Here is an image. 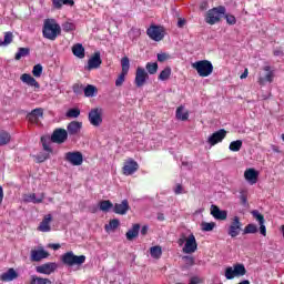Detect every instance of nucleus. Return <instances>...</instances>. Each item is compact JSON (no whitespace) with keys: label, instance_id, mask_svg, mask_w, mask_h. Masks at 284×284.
<instances>
[{"label":"nucleus","instance_id":"f704fd0d","mask_svg":"<svg viewBox=\"0 0 284 284\" xmlns=\"http://www.w3.org/2000/svg\"><path fill=\"white\" fill-rule=\"evenodd\" d=\"M233 270H234L235 276H245L247 274V270L243 264H235L233 266Z\"/></svg>","mask_w":284,"mask_h":284},{"label":"nucleus","instance_id":"774afa93","mask_svg":"<svg viewBox=\"0 0 284 284\" xmlns=\"http://www.w3.org/2000/svg\"><path fill=\"white\" fill-rule=\"evenodd\" d=\"M141 234H142V236H145V234H148V226H142V229H141Z\"/></svg>","mask_w":284,"mask_h":284},{"label":"nucleus","instance_id":"5701e85b","mask_svg":"<svg viewBox=\"0 0 284 284\" xmlns=\"http://www.w3.org/2000/svg\"><path fill=\"white\" fill-rule=\"evenodd\" d=\"M50 223H52V214L44 215L42 222L38 226V232H50V230H52Z\"/></svg>","mask_w":284,"mask_h":284},{"label":"nucleus","instance_id":"c9c22d12","mask_svg":"<svg viewBox=\"0 0 284 284\" xmlns=\"http://www.w3.org/2000/svg\"><path fill=\"white\" fill-rule=\"evenodd\" d=\"M12 41H14V34H12V32L10 31L4 32V40L0 41V48L4 45H10Z\"/></svg>","mask_w":284,"mask_h":284},{"label":"nucleus","instance_id":"864d4df0","mask_svg":"<svg viewBox=\"0 0 284 284\" xmlns=\"http://www.w3.org/2000/svg\"><path fill=\"white\" fill-rule=\"evenodd\" d=\"M182 258H183L186 267H192V265H194V257L185 255Z\"/></svg>","mask_w":284,"mask_h":284},{"label":"nucleus","instance_id":"2f4dec72","mask_svg":"<svg viewBox=\"0 0 284 284\" xmlns=\"http://www.w3.org/2000/svg\"><path fill=\"white\" fill-rule=\"evenodd\" d=\"M98 93H99V89H97V87L92 84H88L84 88V97L92 98V97H97Z\"/></svg>","mask_w":284,"mask_h":284},{"label":"nucleus","instance_id":"de8ad7c7","mask_svg":"<svg viewBox=\"0 0 284 284\" xmlns=\"http://www.w3.org/2000/svg\"><path fill=\"white\" fill-rule=\"evenodd\" d=\"M41 143L45 152L52 153V148H50V140L48 138L42 136Z\"/></svg>","mask_w":284,"mask_h":284},{"label":"nucleus","instance_id":"4d7b16f0","mask_svg":"<svg viewBox=\"0 0 284 284\" xmlns=\"http://www.w3.org/2000/svg\"><path fill=\"white\" fill-rule=\"evenodd\" d=\"M52 4L55 10H61L63 8V0H52Z\"/></svg>","mask_w":284,"mask_h":284},{"label":"nucleus","instance_id":"ddd939ff","mask_svg":"<svg viewBox=\"0 0 284 284\" xmlns=\"http://www.w3.org/2000/svg\"><path fill=\"white\" fill-rule=\"evenodd\" d=\"M199 250V244L196 243V237L194 234L189 235L186 239V242L184 244V247L182 248V252L184 254H194V252Z\"/></svg>","mask_w":284,"mask_h":284},{"label":"nucleus","instance_id":"0eeeda50","mask_svg":"<svg viewBox=\"0 0 284 284\" xmlns=\"http://www.w3.org/2000/svg\"><path fill=\"white\" fill-rule=\"evenodd\" d=\"M146 34L152 41H163L165 39V29L161 26L152 24L146 30Z\"/></svg>","mask_w":284,"mask_h":284},{"label":"nucleus","instance_id":"f8f14e48","mask_svg":"<svg viewBox=\"0 0 284 284\" xmlns=\"http://www.w3.org/2000/svg\"><path fill=\"white\" fill-rule=\"evenodd\" d=\"M139 171V163L134 161L133 159H129L124 162V165L122 168V174L124 176H132L134 172Z\"/></svg>","mask_w":284,"mask_h":284},{"label":"nucleus","instance_id":"473e14b6","mask_svg":"<svg viewBox=\"0 0 284 284\" xmlns=\"http://www.w3.org/2000/svg\"><path fill=\"white\" fill-rule=\"evenodd\" d=\"M23 57H30V48H19L14 59L16 61H21Z\"/></svg>","mask_w":284,"mask_h":284},{"label":"nucleus","instance_id":"0e129e2a","mask_svg":"<svg viewBox=\"0 0 284 284\" xmlns=\"http://www.w3.org/2000/svg\"><path fill=\"white\" fill-rule=\"evenodd\" d=\"M49 247H51V250H61V244H50Z\"/></svg>","mask_w":284,"mask_h":284},{"label":"nucleus","instance_id":"a19ab883","mask_svg":"<svg viewBox=\"0 0 284 284\" xmlns=\"http://www.w3.org/2000/svg\"><path fill=\"white\" fill-rule=\"evenodd\" d=\"M145 68L149 74H156L159 72V63L156 62H148Z\"/></svg>","mask_w":284,"mask_h":284},{"label":"nucleus","instance_id":"f03ea898","mask_svg":"<svg viewBox=\"0 0 284 284\" xmlns=\"http://www.w3.org/2000/svg\"><path fill=\"white\" fill-rule=\"evenodd\" d=\"M192 69L196 70L199 77H210L214 72V65L210 60H200L192 63Z\"/></svg>","mask_w":284,"mask_h":284},{"label":"nucleus","instance_id":"393cba45","mask_svg":"<svg viewBox=\"0 0 284 284\" xmlns=\"http://www.w3.org/2000/svg\"><path fill=\"white\" fill-rule=\"evenodd\" d=\"M244 179L248 181L252 185H254L258 181V173L254 169H247L244 172Z\"/></svg>","mask_w":284,"mask_h":284},{"label":"nucleus","instance_id":"6e6d98bb","mask_svg":"<svg viewBox=\"0 0 284 284\" xmlns=\"http://www.w3.org/2000/svg\"><path fill=\"white\" fill-rule=\"evenodd\" d=\"M240 201L242 205H247V193L245 191H241Z\"/></svg>","mask_w":284,"mask_h":284},{"label":"nucleus","instance_id":"13d9d810","mask_svg":"<svg viewBox=\"0 0 284 284\" xmlns=\"http://www.w3.org/2000/svg\"><path fill=\"white\" fill-rule=\"evenodd\" d=\"M174 194H183V185L182 184H176V186L173 190Z\"/></svg>","mask_w":284,"mask_h":284},{"label":"nucleus","instance_id":"8fccbe9b","mask_svg":"<svg viewBox=\"0 0 284 284\" xmlns=\"http://www.w3.org/2000/svg\"><path fill=\"white\" fill-rule=\"evenodd\" d=\"M62 30H63V32H72V31L77 30V27L72 22H64L62 24Z\"/></svg>","mask_w":284,"mask_h":284},{"label":"nucleus","instance_id":"39448f33","mask_svg":"<svg viewBox=\"0 0 284 284\" xmlns=\"http://www.w3.org/2000/svg\"><path fill=\"white\" fill-rule=\"evenodd\" d=\"M121 68H122V71L119 74L118 79L115 80L116 88H121V85L125 83V77H128V73L130 72V58L123 57L121 59Z\"/></svg>","mask_w":284,"mask_h":284},{"label":"nucleus","instance_id":"338daca9","mask_svg":"<svg viewBox=\"0 0 284 284\" xmlns=\"http://www.w3.org/2000/svg\"><path fill=\"white\" fill-rule=\"evenodd\" d=\"M247 74H250V71L245 69L244 72L241 74L240 79H247Z\"/></svg>","mask_w":284,"mask_h":284},{"label":"nucleus","instance_id":"b1692460","mask_svg":"<svg viewBox=\"0 0 284 284\" xmlns=\"http://www.w3.org/2000/svg\"><path fill=\"white\" fill-rule=\"evenodd\" d=\"M264 72H267L265 78L261 77L258 78L260 85H265V81L268 83H272L274 81V72L272 71V68L270 65H266L263 68Z\"/></svg>","mask_w":284,"mask_h":284},{"label":"nucleus","instance_id":"7ed1b4c3","mask_svg":"<svg viewBox=\"0 0 284 284\" xmlns=\"http://www.w3.org/2000/svg\"><path fill=\"white\" fill-rule=\"evenodd\" d=\"M63 265L68 267H74V265H83L85 263V255H74V252L70 251L61 256Z\"/></svg>","mask_w":284,"mask_h":284},{"label":"nucleus","instance_id":"a211bd4d","mask_svg":"<svg viewBox=\"0 0 284 284\" xmlns=\"http://www.w3.org/2000/svg\"><path fill=\"white\" fill-rule=\"evenodd\" d=\"M114 214H120L121 216L128 214L130 212V202L128 200H123L121 203H115L113 206Z\"/></svg>","mask_w":284,"mask_h":284},{"label":"nucleus","instance_id":"49530a36","mask_svg":"<svg viewBox=\"0 0 284 284\" xmlns=\"http://www.w3.org/2000/svg\"><path fill=\"white\" fill-rule=\"evenodd\" d=\"M201 225L203 232H212L216 227V223L214 222H203Z\"/></svg>","mask_w":284,"mask_h":284},{"label":"nucleus","instance_id":"1a4fd4ad","mask_svg":"<svg viewBox=\"0 0 284 284\" xmlns=\"http://www.w3.org/2000/svg\"><path fill=\"white\" fill-rule=\"evenodd\" d=\"M57 270H59V264H57V262H47L36 267L38 274H45L47 276L54 274Z\"/></svg>","mask_w":284,"mask_h":284},{"label":"nucleus","instance_id":"5fc2aeb1","mask_svg":"<svg viewBox=\"0 0 284 284\" xmlns=\"http://www.w3.org/2000/svg\"><path fill=\"white\" fill-rule=\"evenodd\" d=\"M170 59V54L168 53H158V61L160 63H164V61H168Z\"/></svg>","mask_w":284,"mask_h":284},{"label":"nucleus","instance_id":"603ef678","mask_svg":"<svg viewBox=\"0 0 284 284\" xmlns=\"http://www.w3.org/2000/svg\"><path fill=\"white\" fill-rule=\"evenodd\" d=\"M224 18L226 19V23L229 26H236V17H234L230 13H226V14H224Z\"/></svg>","mask_w":284,"mask_h":284},{"label":"nucleus","instance_id":"ea45409f","mask_svg":"<svg viewBox=\"0 0 284 284\" xmlns=\"http://www.w3.org/2000/svg\"><path fill=\"white\" fill-rule=\"evenodd\" d=\"M119 225H121V222L119 221V220H116V219H113V220H111L110 222H109V224H106L105 226H104V230L106 231V232H110V230H116L118 227H119Z\"/></svg>","mask_w":284,"mask_h":284},{"label":"nucleus","instance_id":"4468645a","mask_svg":"<svg viewBox=\"0 0 284 284\" xmlns=\"http://www.w3.org/2000/svg\"><path fill=\"white\" fill-rule=\"evenodd\" d=\"M149 78L150 75H148V73L145 72V69L138 67L135 72V80H134L136 88H143V85H145Z\"/></svg>","mask_w":284,"mask_h":284},{"label":"nucleus","instance_id":"7c9ffc66","mask_svg":"<svg viewBox=\"0 0 284 284\" xmlns=\"http://www.w3.org/2000/svg\"><path fill=\"white\" fill-rule=\"evenodd\" d=\"M12 141V135L8 131H0V146L8 145Z\"/></svg>","mask_w":284,"mask_h":284},{"label":"nucleus","instance_id":"dca6fc26","mask_svg":"<svg viewBox=\"0 0 284 284\" xmlns=\"http://www.w3.org/2000/svg\"><path fill=\"white\" fill-rule=\"evenodd\" d=\"M225 136H227V131H225V129H220L219 131L210 135V138L207 139V143L210 145H216L217 143L223 142V139H225Z\"/></svg>","mask_w":284,"mask_h":284},{"label":"nucleus","instance_id":"2eb2a0df","mask_svg":"<svg viewBox=\"0 0 284 284\" xmlns=\"http://www.w3.org/2000/svg\"><path fill=\"white\" fill-rule=\"evenodd\" d=\"M101 63H103V60H101V52L97 51L89 59L85 70H99V68H101Z\"/></svg>","mask_w":284,"mask_h":284},{"label":"nucleus","instance_id":"72a5a7b5","mask_svg":"<svg viewBox=\"0 0 284 284\" xmlns=\"http://www.w3.org/2000/svg\"><path fill=\"white\" fill-rule=\"evenodd\" d=\"M170 77H172V68L166 67L164 68L160 74H159V80L160 81H168V79H170Z\"/></svg>","mask_w":284,"mask_h":284},{"label":"nucleus","instance_id":"a878e982","mask_svg":"<svg viewBox=\"0 0 284 284\" xmlns=\"http://www.w3.org/2000/svg\"><path fill=\"white\" fill-rule=\"evenodd\" d=\"M14 278H19V274L14 268H9L6 273H2L0 276V281L4 283H9L10 281H14Z\"/></svg>","mask_w":284,"mask_h":284},{"label":"nucleus","instance_id":"cd10ccee","mask_svg":"<svg viewBox=\"0 0 284 284\" xmlns=\"http://www.w3.org/2000/svg\"><path fill=\"white\" fill-rule=\"evenodd\" d=\"M72 52L78 59H85V48L83 44L77 43L72 47Z\"/></svg>","mask_w":284,"mask_h":284},{"label":"nucleus","instance_id":"f3484780","mask_svg":"<svg viewBox=\"0 0 284 284\" xmlns=\"http://www.w3.org/2000/svg\"><path fill=\"white\" fill-rule=\"evenodd\" d=\"M39 119H43V110L41 108L33 109L27 114V120L29 123L39 124Z\"/></svg>","mask_w":284,"mask_h":284},{"label":"nucleus","instance_id":"9d476101","mask_svg":"<svg viewBox=\"0 0 284 284\" xmlns=\"http://www.w3.org/2000/svg\"><path fill=\"white\" fill-rule=\"evenodd\" d=\"M50 141L52 143H58V145H61L62 143H65L68 141V131L65 129H55L53 133L51 134Z\"/></svg>","mask_w":284,"mask_h":284},{"label":"nucleus","instance_id":"c03bdc74","mask_svg":"<svg viewBox=\"0 0 284 284\" xmlns=\"http://www.w3.org/2000/svg\"><path fill=\"white\" fill-rule=\"evenodd\" d=\"M111 207H114V204H112L110 200H103L100 202V210L102 212H108Z\"/></svg>","mask_w":284,"mask_h":284},{"label":"nucleus","instance_id":"69168bd1","mask_svg":"<svg viewBox=\"0 0 284 284\" xmlns=\"http://www.w3.org/2000/svg\"><path fill=\"white\" fill-rule=\"evenodd\" d=\"M63 6H74V0H63Z\"/></svg>","mask_w":284,"mask_h":284},{"label":"nucleus","instance_id":"4c0bfd02","mask_svg":"<svg viewBox=\"0 0 284 284\" xmlns=\"http://www.w3.org/2000/svg\"><path fill=\"white\" fill-rule=\"evenodd\" d=\"M150 254L152 258H161L163 255V248L161 246H152L150 248Z\"/></svg>","mask_w":284,"mask_h":284},{"label":"nucleus","instance_id":"c85d7f7f","mask_svg":"<svg viewBox=\"0 0 284 284\" xmlns=\"http://www.w3.org/2000/svg\"><path fill=\"white\" fill-rule=\"evenodd\" d=\"M43 199H45V194L41 193V196L37 199V194L31 193L24 195V203H43Z\"/></svg>","mask_w":284,"mask_h":284},{"label":"nucleus","instance_id":"6ab92c4d","mask_svg":"<svg viewBox=\"0 0 284 284\" xmlns=\"http://www.w3.org/2000/svg\"><path fill=\"white\" fill-rule=\"evenodd\" d=\"M48 256H50V253L43 248L31 251V261L34 263H39V261H43Z\"/></svg>","mask_w":284,"mask_h":284},{"label":"nucleus","instance_id":"f257e3e1","mask_svg":"<svg viewBox=\"0 0 284 284\" xmlns=\"http://www.w3.org/2000/svg\"><path fill=\"white\" fill-rule=\"evenodd\" d=\"M61 34V26L57 23L54 19L44 20L42 28V36L44 39H49V41H57V37Z\"/></svg>","mask_w":284,"mask_h":284},{"label":"nucleus","instance_id":"4be33fe9","mask_svg":"<svg viewBox=\"0 0 284 284\" xmlns=\"http://www.w3.org/2000/svg\"><path fill=\"white\" fill-rule=\"evenodd\" d=\"M20 80L22 81V83H27V85H30L31 88H36L37 90H39V88H41V84H39V82L37 81V79H34L32 75H30L29 73H23L20 77Z\"/></svg>","mask_w":284,"mask_h":284},{"label":"nucleus","instance_id":"c756f323","mask_svg":"<svg viewBox=\"0 0 284 284\" xmlns=\"http://www.w3.org/2000/svg\"><path fill=\"white\" fill-rule=\"evenodd\" d=\"M175 116L179 121H187L190 119V112L185 111V108L179 106L175 111Z\"/></svg>","mask_w":284,"mask_h":284},{"label":"nucleus","instance_id":"3c124183","mask_svg":"<svg viewBox=\"0 0 284 284\" xmlns=\"http://www.w3.org/2000/svg\"><path fill=\"white\" fill-rule=\"evenodd\" d=\"M235 276L236 273L234 272V268L230 266L225 270V277L227 278V281H232V278H234Z\"/></svg>","mask_w":284,"mask_h":284},{"label":"nucleus","instance_id":"37998d69","mask_svg":"<svg viewBox=\"0 0 284 284\" xmlns=\"http://www.w3.org/2000/svg\"><path fill=\"white\" fill-rule=\"evenodd\" d=\"M256 232H258L256 224H247L244 227L243 234H256Z\"/></svg>","mask_w":284,"mask_h":284},{"label":"nucleus","instance_id":"a18cd8bd","mask_svg":"<svg viewBox=\"0 0 284 284\" xmlns=\"http://www.w3.org/2000/svg\"><path fill=\"white\" fill-rule=\"evenodd\" d=\"M68 119H79L81 116V110L79 109H69L67 112Z\"/></svg>","mask_w":284,"mask_h":284},{"label":"nucleus","instance_id":"412c9836","mask_svg":"<svg viewBox=\"0 0 284 284\" xmlns=\"http://www.w3.org/2000/svg\"><path fill=\"white\" fill-rule=\"evenodd\" d=\"M211 214L213 217L216 219V221L227 220V211H222L219 206L214 204L211 205Z\"/></svg>","mask_w":284,"mask_h":284},{"label":"nucleus","instance_id":"9b49d317","mask_svg":"<svg viewBox=\"0 0 284 284\" xmlns=\"http://www.w3.org/2000/svg\"><path fill=\"white\" fill-rule=\"evenodd\" d=\"M65 161L71 163V165H82L83 164V153L79 151L67 152L64 155Z\"/></svg>","mask_w":284,"mask_h":284},{"label":"nucleus","instance_id":"052dcab7","mask_svg":"<svg viewBox=\"0 0 284 284\" xmlns=\"http://www.w3.org/2000/svg\"><path fill=\"white\" fill-rule=\"evenodd\" d=\"M260 233L262 236H267V229L265 227V223L260 224Z\"/></svg>","mask_w":284,"mask_h":284},{"label":"nucleus","instance_id":"bf43d9fd","mask_svg":"<svg viewBox=\"0 0 284 284\" xmlns=\"http://www.w3.org/2000/svg\"><path fill=\"white\" fill-rule=\"evenodd\" d=\"M50 159V154L38 155V163H43Z\"/></svg>","mask_w":284,"mask_h":284},{"label":"nucleus","instance_id":"20e7f679","mask_svg":"<svg viewBox=\"0 0 284 284\" xmlns=\"http://www.w3.org/2000/svg\"><path fill=\"white\" fill-rule=\"evenodd\" d=\"M222 14H225V7L220 6L213 8L206 12L205 21L209 26H214V23H219V21H221Z\"/></svg>","mask_w":284,"mask_h":284},{"label":"nucleus","instance_id":"79ce46f5","mask_svg":"<svg viewBox=\"0 0 284 284\" xmlns=\"http://www.w3.org/2000/svg\"><path fill=\"white\" fill-rule=\"evenodd\" d=\"M253 219H255V221L258 222V224H263L265 223V215L261 214V212H258V210H254L251 212Z\"/></svg>","mask_w":284,"mask_h":284},{"label":"nucleus","instance_id":"e2e57ef3","mask_svg":"<svg viewBox=\"0 0 284 284\" xmlns=\"http://www.w3.org/2000/svg\"><path fill=\"white\" fill-rule=\"evenodd\" d=\"M185 23H186V21H185V19H179L178 20V28H183V26H185Z\"/></svg>","mask_w":284,"mask_h":284},{"label":"nucleus","instance_id":"09e8293b","mask_svg":"<svg viewBox=\"0 0 284 284\" xmlns=\"http://www.w3.org/2000/svg\"><path fill=\"white\" fill-rule=\"evenodd\" d=\"M32 74H33V77L39 79V77H41V74H43V67L41 64H36L33 67Z\"/></svg>","mask_w":284,"mask_h":284},{"label":"nucleus","instance_id":"423d86ee","mask_svg":"<svg viewBox=\"0 0 284 284\" xmlns=\"http://www.w3.org/2000/svg\"><path fill=\"white\" fill-rule=\"evenodd\" d=\"M243 230V222H241V217L234 216L231 219V223L227 227V234L231 236V239H236L241 234Z\"/></svg>","mask_w":284,"mask_h":284},{"label":"nucleus","instance_id":"bb28decb","mask_svg":"<svg viewBox=\"0 0 284 284\" xmlns=\"http://www.w3.org/2000/svg\"><path fill=\"white\" fill-rule=\"evenodd\" d=\"M141 231V224H133L132 229L129 230L125 234L126 241H134L139 236V232Z\"/></svg>","mask_w":284,"mask_h":284},{"label":"nucleus","instance_id":"6e6552de","mask_svg":"<svg viewBox=\"0 0 284 284\" xmlns=\"http://www.w3.org/2000/svg\"><path fill=\"white\" fill-rule=\"evenodd\" d=\"M89 122L94 128H99L103 123V109L94 108L89 112Z\"/></svg>","mask_w":284,"mask_h":284},{"label":"nucleus","instance_id":"aec40b11","mask_svg":"<svg viewBox=\"0 0 284 284\" xmlns=\"http://www.w3.org/2000/svg\"><path fill=\"white\" fill-rule=\"evenodd\" d=\"M81 128H83V123L79 121H72L67 125V132L70 136H75L81 132Z\"/></svg>","mask_w":284,"mask_h":284},{"label":"nucleus","instance_id":"e433bc0d","mask_svg":"<svg viewBox=\"0 0 284 284\" xmlns=\"http://www.w3.org/2000/svg\"><path fill=\"white\" fill-rule=\"evenodd\" d=\"M30 284H52V281H50V278H43L37 275H32Z\"/></svg>","mask_w":284,"mask_h":284},{"label":"nucleus","instance_id":"680f3d73","mask_svg":"<svg viewBox=\"0 0 284 284\" xmlns=\"http://www.w3.org/2000/svg\"><path fill=\"white\" fill-rule=\"evenodd\" d=\"M187 242V239H185L184 237V235L182 236V237H180L179 240H178V245H184L185 243Z\"/></svg>","mask_w":284,"mask_h":284},{"label":"nucleus","instance_id":"58836bf2","mask_svg":"<svg viewBox=\"0 0 284 284\" xmlns=\"http://www.w3.org/2000/svg\"><path fill=\"white\" fill-rule=\"evenodd\" d=\"M243 148V141L236 140L230 143L229 149L231 152H241V149Z\"/></svg>","mask_w":284,"mask_h":284}]
</instances>
